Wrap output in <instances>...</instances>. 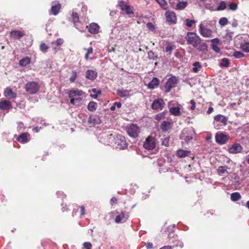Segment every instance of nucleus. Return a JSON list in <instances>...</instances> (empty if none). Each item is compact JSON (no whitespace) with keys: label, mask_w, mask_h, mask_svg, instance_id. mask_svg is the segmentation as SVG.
I'll list each match as a JSON object with an SVG mask.
<instances>
[{"label":"nucleus","mask_w":249,"mask_h":249,"mask_svg":"<svg viewBox=\"0 0 249 249\" xmlns=\"http://www.w3.org/2000/svg\"><path fill=\"white\" fill-rule=\"evenodd\" d=\"M84 92L78 89L71 90L69 93V96L71 99L70 103L75 106H80L83 103L82 96Z\"/></svg>","instance_id":"obj_1"},{"label":"nucleus","mask_w":249,"mask_h":249,"mask_svg":"<svg viewBox=\"0 0 249 249\" xmlns=\"http://www.w3.org/2000/svg\"><path fill=\"white\" fill-rule=\"evenodd\" d=\"M195 136V131L192 128H185L180 134V139L182 141L189 142Z\"/></svg>","instance_id":"obj_2"},{"label":"nucleus","mask_w":249,"mask_h":249,"mask_svg":"<svg viewBox=\"0 0 249 249\" xmlns=\"http://www.w3.org/2000/svg\"><path fill=\"white\" fill-rule=\"evenodd\" d=\"M185 39L187 44L192 45L194 47H197V45L201 41V38L196 33L194 32L187 33Z\"/></svg>","instance_id":"obj_3"},{"label":"nucleus","mask_w":249,"mask_h":249,"mask_svg":"<svg viewBox=\"0 0 249 249\" xmlns=\"http://www.w3.org/2000/svg\"><path fill=\"white\" fill-rule=\"evenodd\" d=\"M126 130L128 135L132 138H136L140 132L139 127L135 124H131L126 127Z\"/></svg>","instance_id":"obj_4"},{"label":"nucleus","mask_w":249,"mask_h":249,"mask_svg":"<svg viewBox=\"0 0 249 249\" xmlns=\"http://www.w3.org/2000/svg\"><path fill=\"white\" fill-rule=\"evenodd\" d=\"M25 89L27 92L31 94H35L39 90V86L36 82H29L26 84Z\"/></svg>","instance_id":"obj_5"},{"label":"nucleus","mask_w":249,"mask_h":249,"mask_svg":"<svg viewBox=\"0 0 249 249\" xmlns=\"http://www.w3.org/2000/svg\"><path fill=\"white\" fill-rule=\"evenodd\" d=\"M156 139L152 137H147L143 143V147L148 150H153L156 147Z\"/></svg>","instance_id":"obj_6"},{"label":"nucleus","mask_w":249,"mask_h":249,"mask_svg":"<svg viewBox=\"0 0 249 249\" xmlns=\"http://www.w3.org/2000/svg\"><path fill=\"white\" fill-rule=\"evenodd\" d=\"M199 31L200 34L203 37L209 38L212 37L213 31L210 28L205 27L202 24L199 25Z\"/></svg>","instance_id":"obj_7"},{"label":"nucleus","mask_w":249,"mask_h":249,"mask_svg":"<svg viewBox=\"0 0 249 249\" xmlns=\"http://www.w3.org/2000/svg\"><path fill=\"white\" fill-rule=\"evenodd\" d=\"M166 21L170 24H175L177 22V16L176 14L172 11H167L165 14Z\"/></svg>","instance_id":"obj_8"},{"label":"nucleus","mask_w":249,"mask_h":249,"mask_svg":"<svg viewBox=\"0 0 249 249\" xmlns=\"http://www.w3.org/2000/svg\"><path fill=\"white\" fill-rule=\"evenodd\" d=\"M215 140L218 143L223 144L228 142L229 137L222 132H218L215 135Z\"/></svg>","instance_id":"obj_9"},{"label":"nucleus","mask_w":249,"mask_h":249,"mask_svg":"<svg viewBox=\"0 0 249 249\" xmlns=\"http://www.w3.org/2000/svg\"><path fill=\"white\" fill-rule=\"evenodd\" d=\"M177 78L175 76H172L168 79L165 85V90L166 92H169L171 89L175 87L177 83Z\"/></svg>","instance_id":"obj_10"},{"label":"nucleus","mask_w":249,"mask_h":249,"mask_svg":"<svg viewBox=\"0 0 249 249\" xmlns=\"http://www.w3.org/2000/svg\"><path fill=\"white\" fill-rule=\"evenodd\" d=\"M165 105L164 101L160 98L154 101L152 104V108L155 110H162Z\"/></svg>","instance_id":"obj_11"},{"label":"nucleus","mask_w":249,"mask_h":249,"mask_svg":"<svg viewBox=\"0 0 249 249\" xmlns=\"http://www.w3.org/2000/svg\"><path fill=\"white\" fill-rule=\"evenodd\" d=\"M115 143H117V148L124 149L127 147V143L124 136L119 135L117 136Z\"/></svg>","instance_id":"obj_12"},{"label":"nucleus","mask_w":249,"mask_h":249,"mask_svg":"<svg viewBox=\"0 0 249 249\" xmlns=\"http://www.w3.org/2000/svg\"><path fill=\"white\" fill-rule=\"evenodd\" d=\"M129 217L128 213L126 212H122L120 214L118 215L115 219L117 223L125 222Z\"/></svg>","instance_id":"obj_13"},{"label":"nucleus","mask_w":249,"mask_h":249,"mask_svg":"<svg viewBox=\"0 0 249 249\" xmlns=\"http://www.w3.org/2000/svg\"><path fill=\"white\" fill-rule=\"evenodd\" d=\"M242 150V147L240 144L235 143L229 148V151L230 153L236 154L240 152Z\"/></svg>","instance_id":"obj_14"},{"label":"nucleus","mask_w":249,"mask_h":249,"mask_svg":"<svg viewBox=\"0 0 249 249\" xmlns=\"http://www.w3.org/2000/svg\"><path fill=\"white\" fill-rule=\"evenodd\" d=\"M182 106L180 105H178L177 107H170L169 111L173 115L178 116L180 115V110Z\"/></svg>","instance_id":"obj_15"},{"label":"nucleus","mask_w":249,"mask_h":249,"mask_svg":"<svg viewBox=\"0 0 249 249\" xmlns=\"http://www.w3.org/2000/svg\"><path fill=\"white\" fill-rule=\"evenodd\" d=\"M88 28L89 32L91 34H97L99 32V27L97 23H92L89 25Z\"/></svg>","instance_id":"obj_16"},{"label":"nucleus","mask_w":249,"mask_h":249,"mask_svg":"<svg viewBox=\"0 0 249 249\" xmlns=\"http://www.w3.org/2000/svg\"><path fill=\"white\" fill-rule=\"evenodd\" d=\"M97 76L96 71L93 70H88L86 72V77L90 80H94Z\"/></svg>","instance_id":"obj_17"},{"label":"nucleus","mask_w":249,"mask_h":249,"mask_svg":"<svg viewBox=\"0 0 249 249\" xmlns=\"http://www.w3.org/2000/svg\"><path fill=\"white\" fill-rule=\"evenodd\" d=\"M214 121L216 122H220L222 123L224 125H226L227 124L228 118L224 115L218 114L214 117Z\"/></svg>","instance_id":"obj_18"},{"label":"nucleus","mask_w":249,"mask_h":249,"mask_svg":"<svg viewBox=\"0 0 249 249\" xmlns=\"http://www.w3.org/2000/svg\"><path fill=\"white\" fill-rule=\"evenodd\" d=\"M191 154V151L183 149H178L177 151V156L178 158H182L189 156Z\"/></svg>","instance_id":"obj_19"},{"label":"nucleus","mask_w":249,"mask_h":249,"mask_svg":"<svg viewBox=\"0 0 249 249\" xmlns=\"http://www.w3.org/2000/svg\"><path fill=\"white\" fill-rule=\"evenodd\" d=\"M61 8V5L58 2H54L51 7V11L54 16L56 15Z\"/></svg>","instance_id":"obj_20"},{"label":"nucleus","mask_w":249,"mask_h":249,"mask_svg":"<svg viewBox=\"0 0 249 249\" xmlns=\"http://www.w3.org/2000/svg\"><path fill=\"white\" fill-rule=\"evenodd\" d=\"M11 36L15 39H19L23 36L24 34L19 31H13L10 32Z\"/></svg>","instance_id":"obj_21"},{"label":"nucleus","mask_w":249,"mask_h":249,"mask_svg":"<svg viewBox=\"0 0 249 249\" xmlns=\"http://www.w3.org/2000/svg\"><path fill=\"white\" fill-rule=\"evenodd\" d=\"M4 95L10 99L15 98L17 96V94L12 91V90L10 88H6L4 92Z\"/></svg>","instance_id":"obj_22"},{"label":"nucleus","mask_w":249,"mask_h":249,"mask_svg":"<svg viewBox=\"0 0 249 249\" xmlns=\"http://www.w3.org/2000/svg\"><path fill=\"white\" fill-rule=\"evenodd\" d=\"M159 84V80L156 78L154 77L153 78L152 81H151L147 85V87L149 89H153L155 88L156 87L158 86Z\"/></svg>","instance_id":"obj_23"},{"label":"nucleus","mask_w":249,"mask_h":249,"mask_svg":"<svg viewBox=\"0 0 249 249\" xmlns=\"http://www.w3.org/2000/svg\"><path fill=\"white\" fill-rule=\"evenodd\" d=\"M28 134L27 133H23L19 135L17 140L21 143H25L29 141L28 139Z\"/></svg>","instance_id":"obj_24"},{"label":"nucleus","mask_w":249,"mask_h":249,"mask_svg":"<svg viewBox=\"0 0 249 249\" xmlns=\"http://www.w3.org/2000/svg\"><path fill=\"white\" fill-rule=\"evenodd\" d=\"M228 169H229V168L227 166H220L218 167L217 169L218 174L220 176H222L224 174H228Z\"/></svg>","instance_id":"obj_25"},{"label":"nucleus","mask_w":249,"mask_h":249,"mask_svg":"<svg viewBox=\"0 0 249 249\" xmlns=\"http://www.w3.org/2000/svg\"><path fill=\"white\" fill-rule=\"evenodd\" d=\"M172 127V123L167 122L164 121L160 125V128L163 131H166L170 129Z\"/></svg>","instance_id":"obj_26"},{"label":"nucleus","mask_w":249,"mask_h":249,"mask_svg":"<svg viewBox=\"0 0 249 249\" xmlns=\"http://www.w3.org/2000/svg\"><path fill=\"white\" fill-rule=\"evenodd\" d=\"M188 5L187 1H178L176 5V9L178 10H184Z\"/></svg>","instance_id":"obj_27"},{"label":"nucleus","mask_w":249,"mask_h":249,"mask_svg":"<svg viewBox=\"0 0 249 249\" xmlns=\"http://www.w3.org/2000/svg\"><path fill=\"white\" fill-rule=\"evenodd\" d=\"M11 107V103L8 101H3L0 103V108L1 109H9Z\"/></svg>","instance_id":"obj_28"},{"label":"nucleus","mask_w":249,"mask_h":249,"mask_svg":"<svg viewBox=\"0 0 249 249\" xmlns=\"http://www.w3.org/2000/svg\"><path fill=\"white\" fill-rule=\"evenodd\" d=\"M89 122L94 124H98L100 123V119L97 115H91L90 116L89 120Z\"/></svg>","instance_id":"obj_29"},{"label":"nucleus","mask_w":249,"mask_h":249,"mask_svg":"<svg viewBox=\"0 0 249 249\" xmlns=\"http://www.w3.org/2000/svg\"><path fill=\"white\" fill-rule=\"evenodd\" d=\"M31 63V59L29 57H25L21 59L19 62V65L22 67H25Z\"/></svg>","instance_id":"obj_30"},{"label":"nucleus","mask_w":249,"mask_h":249,"mask_svg":"<svg viewBox=\"0 0 249 249\" xmlns=\"http://www.w3.org/2000/svg\"><path fill=\"white\" fill-rule=\"evenodd\" d=\"M121 9L123 11H125V12L127 15H130V14H133V10H132V9L130 8V7L129 5H126V4H124V5H122L121 6Z\"/></svg>","instance_id":"obj_31"},{"label":"nucleus","mask_w":249,"mask_h":249,"mask_svg":"<svg viewBox=\"0 0 249 249\" xmlns=\"http://www.w3.org/2000/svg\"><path fill=\"white\" fill-rule=\"evenodd\" d=\"M117 94L121 97H127L129 95V91L124 89L117 90Z\"/></svg>","instance_id":"obj_32"},{"label":"nucleus","mask_w":249,"mask_h":249,"mask_svg":"<svg viewBox=\"0 0 249 249\" xmlns=\"http://www.w3.org/2000/svg\"><path fill=\"white\" fill-rule=\"evenodd\" d=\"M193 66V71L195 73H197L202 68L201 63L197 61L195 62Z\"/></svg>","instance_id":"obj_33"},{"label":"nucleus","mask_w":249,"mask_h":249,"mask_svg":"<svg viewBox=\"0 0 249 249\" xmlns=\"http://www.w3.org/2000/svg\"><path fill=\"white\" fill-rule=\"evenodd\" d=\"M97 107V104L94 102H90L88 105V109L90 111H94Z\"/></svg>","instance_id":"obj_34"},{"label":"nucleus","mask_w":249,"mask_h":249,"mask_svg":"<svg viewBox=\"0 0 249 249\" xmlns=\"http://www.w3.org/2000/svg\"><path fill=\"white\" fill-rule=\"evenodd\" d=\"M197 49L200 51H205L207 50L208 46L205 43L201 42V40L197 45Z\"/></svg>","instance_id":"obj_35"},{"label":"nucleus","mask_w":249,"mask_h":249,"mask_svg":"<svg viewBox=\"0 0 249 249\" xmlns=\"http://www.w3.org/2000/svg\"><path fill=\"white\" fill-rule=\"evenodd\" d=\"M241 198V196L238 192L233 193L231 195V199L233 201H236Z\"/></svg>","instance_id":"obj_36"},{"label":"nucleus","mask_w":249,"mask_h":249,"mask_svg":"<svg viewBox=\"0 0 249 249\" xmlns=\"http://www.w3.org/2000/svg\"><path fill=\"white\" fill-rule=\"evenodd\" d=\"M159 4L160 7L164 10H167L168 8V5L165 0H156Z\"/></svg>","instance_id":"obj_37"},{"label":"nucleus","mask_w":249,"mask_h":249,"mask_svg":"<svg viewBox=\"0 0 249 249\" xmlns=\"http://www.w3.org/2000/svg\"><path fill=\"white\" fill-rule=\"evenodd\" d=\"M72 20L76 26V23L79 21V17L77 13L72 12L71 15Z\"/></svg>","instance_id":"obj_38"},{"label":"nucleus","mask_w":249,"mask_h":249,"mask_svg":"<svg viewBox=\"0 0 249 249\" xmlns=\"http://www.w3.org/2000/svg\"><path fill=\"white\" fill-rule=\"evenodd\" d=\"M226 7H227V5H226V2L225 1H221L220 2L218 7L217 8V11L224 10L226 8Z\"/></svg>","instance_id":"obj_39"},{"label":"nucleus","mask_w":249,"mask_h":249,"mask_svg":"<svg viewBox=\"0 0 249 249\" xmlns=\"http://www.w3.org/2000/svg\"><path fill=\"white\" fill-rule=\"evenodd\" d=\"M200 24H202L203 26L205 27H207V26L212 27L213 25L212 21L208 19L204 20V21L201 22Z\"/></svg>","instance_id":"obj_40"},{"label":"nucleus","mask_w":249,"mask_h":249,"mask_svg":"<svg viewBox=\"0 0 249 249\" xmlns=\"http://www.w3.org/2000/svg\"><path fill=\"white\" fill-rule=\"evenodd\" d=\"M162 145L165 146H169V138L167 137H164L161 139Z\"/></svg>","instance_id":"obj_41"},{"label":"nucleus","mask_w":249,"mask_h":249,"mask_svg":"<svg viewBox=\"0 0 249 249\" xmlns=\"http://www.w3.org/2000/svg\"><path fill=\"white\" fill-rule=\"evenodd\" d=\"M77 76V72L74 71H72L71 75L69 79L70 82L73 83L75 81V79H76Z\"/></svg>","instance_id":"obj_42"},{"label":"nucleus","mask_w":249,"mask_h":249,"mask_svg":"<svg viewBox=\"0 0 249 249\" xmlns=\"http://www.w3.org/2000/svg\"><path fill=\"white\" fill-rule=\"evenodd\" d=\"M228 23V20L227 19V18H220L219 20V24L222 26H224L226 25H227Z\"/></svg>","instance_id":"obj_43"},{"label":"nucleus","mask_w":249,"mask_h":249,"mask_svg":"<svg viewBox=\"0 0 249 249\" xmlns=\"http://www.w3.org/2000/svg\"><path fill=\"white\" fill-rule=\"evenodd\" d=\"M85 50L87 51V53L85 55V58L86 60H88L89 59V54H91L93 53V48L92 47H89L87 49H84Z\"/></svg>","instance_id":"obj_44"},{"label":"nucleus","mask_w":249,"mask_h":249,"mask_svg":"<svg viewBox=\"0 0 249 249\" xmlns=\"http://www.w3.org/2000/svg\"><path fill=\"white\" fill-rule=\"evenodd\" d=\"M229 65V61L227 58H223L221 60V62L220 63V66L222 67H228Z\"/></svg>","instance_id":"obj_45"},{"label":"nucleus","mask_w":249,"mask_h":249,"mask_svg":"<svg viewBox=\"0 0 249 249\" xmlns=\"http://www.w3.org/2000/svg\"><path fill=\"white\" fill-rule=\"evenodd\" d=\"M186 25L188 27H191L192 25L195 24L196 22L194 19H189L188 18L186 19Z\"/></svg>","instance_id":"obj_46"},{"label":"nucleus","mask_w":249,"mask_h":249,"mask_svg":"<svg viewBox=\"0 0 249 249\" xmlns=\"http://www.w3.org/2000/svg\"><path fill=\"white\" fill-rule=\"evenodd\" d=\"M49 47L44 43H42L40 45V49L43 53H46L48 51Z\"/></svg>","instance_id":"obj_47"},{"label":"nucleus","mask_w":249,"mask_h":249,"mask_svg":"<svg viewBox=\"0 0 249 249\" xmlns=\"http://www.w3.org/2000/svg\"><path fill=\"white\" fill-rule=\"evenodd\" d=\"M241 49L246 53H249V43H245L241 46Z\"/></svg>","instance_id":"obj_48"},{"label":"nucleus","mask_w":249,"mask_h":249,"mask_svg":"<svg viewBox=\"0 0 249 249\" xmlns=\"http://www.w3.org/2000/svg\"><path fill=\"white\" fill-rule=\"evenodd\" d=\"M233 56L236 58H240L243 57L244 56V54L241 52L236 51L234 52Z\"/></svg>","instance_id":"obj_49"},{"label":"nucleus","mask_w":249,"mask_h":249,"mask_svg":"<svg viewBox=\"0 0 249 249\" xmlns=\"http://www.w3.org/2000/svg\"><path fill=\"white\" fill-rule=\"evenodd\" d=\"M174 46L171 44H168L166 47V48H165V52L166 53H168V54L170 55L171 54V53H172V50H173L174 49Z\"/></svg>","instance_id":"obj_50"},{"label":"nucleus","mask_w":249,"mask_h":249,"mask_svg":"<svg viewBox=\"0 0 249 249\" xmlns=\"http://www.w3.org/2000/svg\"><path fill=\"white\" fill-rule=\"evenodd\" d=\"M148 58L150 59L155 60L157 57L153 51H149L148 52Z\"/></svg>","instance_id":"obj_51"},{"label":"nucleus","mask_w":249,"mask_h":249,"mask_svg":"<svg viewBox=\"0 0 249 249\" xmlns=\"http://www.w3.org/2000/svg\"><path fill=\"white\" fill-rule=\"evenodd\" d=\"M212 49L216 53H219L220 52V49L217 45L211 44Z\"/></svg>","instance_id":"obj_52"},{"label":"nucleus","mask_w":249,"mask_h":249,"mask_svg":"<svg viewBox=\"0 0 249 249\" xmlns=\"http://www.w3.org/2000/svg\"><path fill=\"white\" fill-rule=\"evenodd\" d=\"M63 43V39L61 38H58L57 39V40L55 42H53L52 43V44L53 45H56L57 46H59V45H61V44H62Z\"/></svg>","instance_id":"obj_53"},{"label":"nucleus","mask_w":249,"mask_h":249,"mask_svg":"<svg viewBox=\"0 0 249 249\" xmlns=\"http://www.w3.org/2000/svg\"><path fill=\"white\" fill-rule=\"evenodd\" d=\"M237 4L235 3H231L229 5V8L230 10L235 11L237 9Z\"/></svg>","instance_id":"obj_54"},{"label":"nucleus","mask_w":249,"mask_h":249,"mask_svg":"<svg viewBox=\"0 0 249 249\" xmlns=\"http://www.w3.org/2000/svg\"><path fill=\"white\" fill-rule=\"evenodd\" d=\"M146 27L150 31H154L155 27L154 25L151 22H148L146 24Z\"/></svg>","instance_id":"obj_55"},{"label":"nucleus","mask_w":249,"mask_h":249,"mask_svg":"<svg viewBox=\"0 0 249 249\" xmlns=\"http://www.w3.org/2000/svg\"><path fill=\"white\" fill-rule=\"evenodd\" d=\"M83 246L85 249H91V244L89 242H85Z\"/></svg>","instance_id":"obj_56"},{"label":"nucleus","mask_w":249,"mask_h":249,"mask_svg":"<svg viewBox=\"0 0 249 249\" xmlns=\"http://www.w3.org/2000/svg\"><path fill=\"white\" fill-rule=\"evenodd\" d=\"M190 104L191 105L190 107V108L191 110H194L196 108V102L194 100H191L190 101Z\"/></svg>","instance_id":"obj_57"},{"label":"nucleus","mask_w":249,"mask_h":249,"mask_svg":"<svg viewBox=\"0 0 249 249\" xmlns=\"http://www.w3.org/2000/svg\"><path fill=\"white\" fill-rule=\"evenodd\" d=\"M219 39L218 38H215L211 40L212 44L217 45L219 43Z\"/></svg>","instance_id":"obj_58"},{"label":"nucleus","mask_w":249,"mask_h":249,"mask_svg":"<svg viewBox=\"0 0 249 249\" xmlns=\"http://www.w3.org/2000/svg\"><path fill=\"white\" fill-rule=\"evenodd\" d=\"M101 94V91L100 90H98L96 94L95 93L94 94H90V96L94 99H96L98 96Z\"/></svg>","instance_id":"obj_59"},{"label":"nucleus","mask_w":249,"mask_h":249,"mask_svg":"<svg viewBox=\"0 0 249 249\" xmlns=\"http://www.w3.org/2000/svg\"><path fill=\"white\" fill-rule=\"evenodd\" d=\"M175 247H179L180 248H182L183 246V244L180 241H177V243H175L173 245Z\"/></svg>","instance_id":"obj_60"},{"label":"nucleus","mask_w":249,"mask_h":249,"mask_svg":"<svg viewBox=\"0 0 249 249\" xmlns=\"http://www.w3.org/2000/svg\"><path fill=\"white\" fill-rule=\"evenodd\" d=\"M117 199L115 197H112L110 200V204L113 205L114 203H116L117 202Z\"/></svg>","instance_id":"obj_61"},{"label":"nucleus","mask_w":249,"mask_h":249,"mask_svg":"<svg viewBox=\"0 0 249 249\" xmlns=\"http://www.w3.org/2000/svg\"><path fill=\"white\" fill-rule=\"evenodd\" d=\"M80 213L81 215H84L85 214V208L83 206L80 207Z\"/></svg>","instance_id":"obj_62"},{"label":"nucleus","mask_w":249,"mask_h":249,"mask_svg":"<svg viewBox=\"0 0 249 249\" xmlns=\"http://www.w3.org/2000/svg\"><path fill=\"white\" fill-rule=\"evenodd\" d=\"M238 22L236 20L233 19L232 22V26L234 27H236L238 26Z\"/></svg>","instance_id":"obj_63"},{"label":"nucleus","mask_w":249,"mask_h":249,"mask_svg":"<svg viewBox=\"0 0 249 249\" xmlns=\"http://www.w3.org/2000/svg\"><path fill=\"white\" fill-rule=\"evenodd\" d=\"M114 105L118 108H120L122 106L121 103L120 102H115L114 103Z\"/></svg>","instance_id":"obj_64"}]
</instances>
